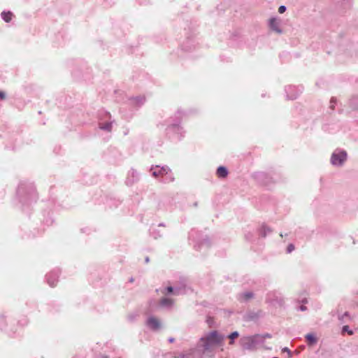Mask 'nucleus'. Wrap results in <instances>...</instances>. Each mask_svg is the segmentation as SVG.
<instances>
[{
  "label": "nucleus",
  "mask_w": 358,
  "mask_h": 358,
  "mask_svg": "<svg viewBox=\"0 0 358 358\" xmlns=\"http://www.w3.org/2000/svg\"><path fill=\"white\" fill-rule=\"evenodd\" d=\"M239 334L238 331H234L231 334H230L228 337L230 338V345H233L234 343V338H237Z\"/></svg>",
  "instance_id": "6ab92c4d"
},
{
  "label": "nucleus",
  "mask_w": 358,
  "mask_h": 358,
  "mask_svg": "<svg viewBox=\"0 0 358 358\" xmlns=\"http://www.w3.org/2000/svg\"><path fill=\"white\" fill-rule=\"evenodd\" d=\"M307 308L306 306L302 305V306H300L299 308H298L299 310H301V311H305L306 310Z\"/></svg>",
  "instance_id": "a878e982"
},
{
  "label": "nucleus",
  "mask_w": 358,
  "mask_h": 358,
  "mask_svg": "<svg viewBox=\"0 0 358 358\" xmlns=\"http://www.w3.org/2000/svg\"><path fill=\"white\" fill-rule=\"evenodd\" d=\"M273 358H278V357H273Z\"/></svg>",
  "instance_id": "473e14b6"
},
{
  "label": "nucleus",
  "mask_w": 358,
  "mask_h": 358,
  "mask_svg": "<svg viewBox=\"0 0 358 358\" xmlns=\"http://www.w3.org/2000/svg\"><path fill=\"white\" fill-rule=\"evenodd\" d=\"M302 302H303V303H307V299H303V300L302 301Z\"/></svg>",
  "instance_id": "2f4dec72"
},
{
  "label": "nucleus",
  "mask_w": 358,
  "mask_h": 358,
  "mask_svg": "<svg viewBox=\"0 0 358 358\" xmlns=\"http://www.w3.org/2000/svg\"><path fill=\"white\" fill-rule=\"evenodd\" d=\"M229 174L228 169L223 166H220L217 169L216 175L220 178H225Z\"/></svg>",
  "instance_id": "f8f14e48"
},
{
  "label": "nucleus",
  "mask_w": 358,
  "mask_h": 358,
  "mask_svg": "<svg viewBox=\"0 0 358 358\" xmlns=\"http://www.w3.org/2000/svg\"><path fill=\"white\" fill-rule=\"evenodd\" d=\"M270 27L273 31L281 33V30L279 28V23L276 21L275 19H271L270 20Z\"/></svg>",
  "instance_id": "4468645a"
},
{
  "label": "nucleus",
  "mask_w": 358,
  "mask_h": 358,
  "mask_svg": "<svg viewBox=\"0 0 358 358\" xmlns=\"http://www.w3.org/2000/svg\"><path fill=\"white\" fill-rule=\"evenodd\" d=\"M254 294L251 292H245L240 294V299L243 301H248L253 298Z\"/></svg>",
  "instance_id": "2eb2a0df"
},
{
  "label": "nucleus",
  "mask_w": 358,
  "mask_h": 358,
  "mask_svg": "<svg viewBox=\"0 0 358 358\" xmlns=\"http://www.w3.org/2000/svg\"><path fill=\"white\" fill-rule=\"evenodd\" d=\"M187 287L185 285L176 287L168 286L162 287L159 292L164 295L179 296L185 294L187 292Z\"/></svg>",
  "instance_id": "423d86ee"
},
{
  "label": "nucleus",
  "mask_w": 358,
  "mask_h": 358,
  "mask_svg": "<svg viewBox=\"0 0 358 358\" xmlns=\"http://www.w3.org/2000/svg\"><path fill=\"white\" fill-rule=\"evenodd\" d=\"M281 301V299L278 298L276 291L269 292L266 296V302L271 305H275V303H280Z\"/></svg>",
  "instance_id": "9d476101"
},
{
  "label": "nucleus",
  "mask_w": 358,
  "mask_h": 358,
  "mask_svg": "<svg viewBox=\"0 0 358 358\" xmlns=\"http://www.w3.org/2000/svg\"><path fill=\"white\" fill-rule=\"evenodd\" d=\"M6 99V94L3 92L0 91V99L3 100Z\"/></svg>",
  "instance_id": "393cba45"
},
{
  "label": "nucleus",
  "mask_w": 358,
  "mask_h": 358,
  "mask_svg": "<svg viewBox=\"0 0 358 358\" xmlns=\"http://www.w3.org/2000/svg\"><path fill=\"white\" fill-rule=\"evenodd\" d=\"M342 331L343 332H348L350 335H352L353 334V331L350 329V328H349V327L348 325L343 326V328H342Z\"/></svg>",
  "instance_id": "412c9836"
},
{
  "label": "nucleus",
  "mask_w": 358,
  "mask_h": 358,
  "mask_svg": "<svg viewBox=\"0 0 358 358\" xmlns=\"http://www.w3.org/2000/svg\"><path fill=\"white\" fill-rule=\"evenodd\" d=\"M286 10V7L285 6H280L278 8V12L280 13H283Z\"/></svg>",
  "instance_id": "b1692460"
},
{
  "label": "nucleus",
  "mask_w": 358,
  "mask_h": 358,
  "mask_svg": "<svg viewBox=\"0 0 358 358\" xmlns=\"http://www.w3.org/2000/svg\"><path fill=\"white\" fill-rule=\"evenodd\" d=\"M306 338L307 339L310 345H313L317 343V338L313 334H308L306 336Z\"/></svg>",
  "instance_id": "a211bd4d"
},
{
  "label": "nucleus",
  "mask_w": 358,
  "mask_h": 358,
  "mask_svg": "<svg viewBox=\"0 0 358 358\" xmlns=\"http://www.w3.org/2000/svg\"><path fill=\"white\" fill-rule=\"evenodd\" d=\"M169 341L170 343H173V342L174 341V338H170L169 339Z\"/></svg>",
  "instance_id": "c85d7f7f"
},
{
  "label": "nucleus",
  "mask_w": 358,
  "mask_h": 358,
  "mask_svg": "<svg viewBox=\"0 0 358 358\" xmlns=\"http://www.w3.org/2000/svg\"><path fill=\"white\" fill-rule=\"evenodd\" d=\"M131 173H132V176H133L134 177L135 176H137V175H138V173H137L135 171H134V170H132Z\"/></svg>",
  "instance_id": "cd10ccee"
},
{
  "label": "nucleus",
  "mask_w": 358,
  "mask_h": 358,
  "mask_svg": "<svg viewBox=\"0 0 358 358\" xmlns=\"http://www.w3.org/2000/svg\"><path fill=\"white\" fill-rule=\"evenodd\" d=\"M1 17L5 22H9L12 20L13 13L10 11L2 12Z\"/></svg>",
  "instance_id": "f3484780"
},
{
  "label": "nucleus",
  "mask_w": 358,
  "mask_h": 358,
  "mask_svg": "<svg viewBox=\"0 0 358 358\" xmlns=\"http://www.w3.org/2000/svg\"><path fill=\"white\" fill-rule=\"evenodd\" d=\"M252 179L259 185L267 186L273 182L272 177L265 172H255L252 175Z\"/></svg>",
  "instance_id": "0eeeda50"
},
{
  "label": "nucleus",
  "mask_w": 358,
  "mask_h": 358,
  "mask_svg": "<svg viewBox=\"0 0 358 358\" xmlns=\"http://www.w3.org/2000/svg\"><path fill=\"white\" fill-rule=\"evenodd\" d=\"M145 261L146 263L149 262V261H150L149 257H146L145 259Z\"/></svg>",
  "instance_id": "c756f323"
},
{
  "label": "nucleus",
  "mask_w": 358,
  "mask_h": 358,
  "mask_svg": "<svg viewBox=\"0 0 358 358\" xmlns=\"http://www.w3.org/2000/svg\"><path fill=\"white\" fill-rule=\"evenodd\" d=\"M145 325L150 330L153 331H158L162 328V323L160 320L152 315L147 318Z\"/></svg>",
  "instance_id": "6e6552de"
},
{
  "label": "nucleus",
  "mask_w": 358,
  "mask_h": 358,
  "mask_svg": "<svg viewBox=\"0 0 358 358\" xmlns=\"http://www.w3.org/2000/svg\"><path fill=\"white\" fill-rule=\"evenodd\" d=\"M208 245H209V240H208V238H205V239H203V240L201 242V243H200V244H199V248H203V247H205V246H206V247H208Z\"/></svg>",
  "instance_id": "aec40b11"
},
{
  "label": "nucleus",
  "mask_w": 358,
  "mask_h": 358,
  "mask_svg": "<svg viewBox=\"0 0 358 358\" xmlns=\"http://www.w3.org/2000/svg\"><path fill=\"white\" fill-rule=\"evenodd\" d=\"M173 358H203V355L196 345L195 348H192L187 350L174 352Z\"/></svg>",
  "instance_id": "39448f33"
},
{
  "label": "nucleus",
  "mask_w": 358,
  "mask_h": 358,
  "mask_svg": "<svg viewBox=\"0 0 358 358\" xmlns=\"http://www.w3.org/2000/svg\"><path fill=\"white\" fill-rule=\"evenodd\" d=\"M151 235L155 238V239L162 237L163 232H162L159 229L157 228H153L151 229Z\"/></svg>",
  "instance_id": "dca6fc26"
},
{
  "label": "nucleus",
  "mask_w": 358,
  "mask_h": 358,
  "mask_svg": "<svg viewBox=\"0 0 358 358\" xmlns=\"http://www.w3.org/2000/svg\"><path fill=\"white\" fill-rule=\"evenodd\" d=\"M165 227V224L164 223H160L158 225V227Z\"/></svg>",
  "instance_id": "7c9ffc66"
},
{
  "label": "nucleus",
  "mask_w": 358,
  "mask_h": 358,
  "mask_svg": "<svg viewBox=\"0 0 358 358\" xmlns=\"http://www.w3.org/2000/svg\"><path fill=\"white\" fill-rule=\"evenodd\" d=\"M294 250V245L293 244H289L287 246V253H291Z\"/></svg>",
  "instance_id": "5701e85b"
},
{
  "label": "nucleus",
  "mask_w": 358,
  "mask_h": 358,
  "mask_svg": "<svg viewBox=\"0 0 358 358\" xmlns=\"http://www.w3.org/2000/svg\"><path fill=\"white\" fill-rule=\"evenodd\" d=\"M59 275V271L55 270L47 275V282L50 287H55L57 285Z\"/></svg>",
  "instance_id": "1a4fd4ad"
},
{
  "label": "nucleus",
  "mask_w": 358,
  "mask_h": 358,
  "mask_svg": "<svg viewBox=\"0 0 358 358\" xmlns=\"http://www.w3.org/2000/svg\"><path fill=\"white\" fill-rule=\"evenodd\" d=\"M263 337H264V340L266 338H271V336L269 334H265V335H262Z\"/></svg>",
  "instance_id": "bb28decb"
},
{
  "label": "nucleus",
  "mask_w": 358,
  "mask_h": 358,
  "mask_svg": "<svg viewBox=\"0 0 358 358\" xmlns=\"http://www.w3.org/2000/svg\"><path fill=\"white\" fill-rule=\"evenodd\" d=\"M104 358H107V357H104Z\"/></svg>",
  "instance_id": "72a5a7b5"
},
{
  "label": "nucleus",
  "mask_w": 358,
  "mask_h": 358,
  "mask_svg": "<svg viewBox=\"0 0 358 358\" xmlns=\"http://www.w3.org/2000/svg\"><path fill=\"white\" fill-rule=\"evenodd\" d=\"M224 338L216 330L204 333L196 343L203 358H214L215 349L223 346Z\"/></svg>",
  "instance_id": "f257e3e1"
},
{
  "label": "nucleus",
  "mask_w": 358,
  "mask_h": 358,
  "mask_svg": "<svg viewBox=\"0 0 358 358\" xmlns=\"http://www.w3.org/2000/svg\"><path fill=\"white\" fill-rule=\"evenodd\" d=\"M347 160V152L341 149L335 150L331 156V164L334 166H342Z\"/></svg>",
  "instance_id": "20e7f679"
},
{
  "label": "nucleus",
  "mask_w": 358,
  "mask_h": 358,
  "mask_svg": "<svg viewBox=\"0 0 358 358\" xmlns=\"http://www.w3.org/2000/svg\"><path fill=\"white\" fill-rule=\"evenodd\" d=\"M174 303L173 299L169 297H164L160 300L159 305L164 308L170 309L173 306Z\"/></svg>",
  "instance_id": "9b49d317"
},
{
  "label": "nucleus",
  "mask_w": 358,
  "mask_h": 358,
  "mask_svg": "<svg viewBox=\"0 0 358 358\" xmlns=\"http://www.w3.org/2000/svg\"><path fill=\"white\" fill-rule=\"evenodd\" d=\"M264 343V337L260 334L243 336L240 340V344L243 350H255L257 345Z\"/></svg>",
  "instance_id": "f03ea898"
},
{
  "label": "nucleus",
  "mask_w": 358,
  "mask_h": 358,
  "mask_svg": "<svg viewBox=\"0 0 358 358\" xmlns=\"http://www.w3.org/2000/svg\"><path fill=\"white\" fill-rule=\"evenodd\" d=\"M271 231V229L265 224L262 225L259 229V234L262 237H266Z\"/></svg>",
  "instance_id": "ddd939ff"
},
{
  "label": "nucleus",
  "mask_w": 358,
  "mask_h": 358,
  "mask_svg": "<svg viewBox=\"0 0 358 358\" xmlns=\"http://www.w3.org/2000/svg\"><path fill=\"white\" fill-rule=\"evenodd\" d=\"M282 352H287V355H288V358H292V352H291V351L289 350V348H287V347L283 348H282Z\"/></svg>",
  "instance_id": "4be33fe9"
},
{
  "label": "nucleus",
  "mask_w": 358,
  "mask_h": 358,
  "mask_svg": "<svg viewBox=\"0 0 358 358\" xmlns=\"http://www.w3.org/2000/svg\"><path fill=\"white\" fill-rule=\"evenodd\" d=\"M150 171L154 177H161L163 182H169L174 180V178L171 173V170L167 166H152L150 168Z\"/></svg>",
  "instance_id": "7ed1b4c3"
}]
</instances>
